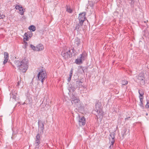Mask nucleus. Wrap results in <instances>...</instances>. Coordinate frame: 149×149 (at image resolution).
Here are the masks:
<instances>
[{"label":"nucleus","mask_w":149,"mask_h":149,"mask_svg":"<svg viewBox=\"0 0 149 149\" xmlns=\"http://www.w3.org/2000/svg\"><path fill=\"white\" fill-rule=\"evenodd\" d=\"M15 8L16 10H19V13L20 14L22 15L24 14L25 10L21 6L17 5L15 7Z\"/></svg>","instance_id":"nucleus-7"},{"label":"nucleus","mask_w":149,"mask_h":149,"mask_svg":"<svg viewBox=\"0 0 149 149\" xmlns=\"http://www.w3.org/2000/svg\"><path fill=\"white\" fill-rule=\"evenodd\" d=\"M24 40H28L29 38L31 37L32 36V33L31 32H27L24 34Z\"/></svg>","instance_id":"nucleus-10"},{"label":"nucleus","mask_w":149,"mask_h":149,"mask_svg":"<svg viewBox=\"0 0 149 149\" xmlns=\"http://www.w3.org/2000/svg\"><path fill=\"white\" fill-rule=\"evenodd\" d=\"M36 140H40V136L39 134H37L36 136Z\"/></svg>","instance_id":"nucleus-25"},{"label":"nucleus","mask_w":149,"mask_h":149,"mask_svg":"<svg viewBox=\"0 0 149 149\" xmlns=\"http://www.w3.org/2000/svg\"><path fill=\"white\" fill-rule=\"evenodd\" d=\"M71 102L72 104L74 105V107H76V109H79L81 108L82 105L79 99L74 97L72 98Z\"/></svg>","instance_id":"nucleus-3"},{"label":"nucleus","mask_w":149,"mask_h":149,"mask_svg":"<svg viewBox=\"0 0 149 149\" xmlns=\"http://www.w3.org/2000/svg\"><path fill=\"white\" fill-rule=\"evenodd\" d=\"M95 111L98 113H100L101 112V109L100 104L99 103H97L95 105Z\"/></svg>","instance_id":"nucleus-11"},{"label":"nucleus","mask_w":149,"mask_h":149,"mask_svg":"<svg viewBox=\"0 0 149 149\" xmlns=\"http://www.w3.org/2000/svg\"><path fill=\"white\" fill-rule=\"evenodd\" d=\"M40 143V140H36L34 144L36 147H38Z\"/></svg>","instance_id":"nucleus-20"},{"label":"nucleus","mask_w":149,"mask_h":149,"mask_svg":"<svg viewBox=\"0 0 149 149\" xmlns=\"http://www.w3.org/2000/svg\"><path fill=\"white\" fill-rule=\"evenodd\" d=\"M5 17V15H1L0 13V19H3Z\"/></svg>","instance_id":"nucleus-26"},{"label":"nucleus","mask_w":149,"mask_h":149,"mask_svg":"<svg viewBox=\"0 0 149 149\" xmlns=\"http://www.w3.org/2000/svg\"><path fill=\"white\" fill-rule=\"evenodd\" d=\"M127 81L126 80H123L122 81V85H125L127 84Z\"/></svg>","instance_id":"nucleus-24"},{"label":"nucleus","mask_w":149,"mask_h":149,"mask_svg":"<svg viewBox=\"0 0 149 149\" xmlns=\"http://www.w3.org/2000/svg\"><path fill=\"white\" fill-rule=\"evenodd\" d=\"M73 70V69L72 68L71 69V71L70 72V74H69V77L68 78V82H69L71 80V78L72 77V75Z\"/></svg>","instance_id":"nucleus-16"},{"label":"nucleus","mask_w":149,"mask_h":149,"mask_svg":"<svg viewBox=\"0 0 149 149\" xmlns=\"http://www.w3.org/2000/svg\"><path fill=\"white\" fill-rule=\"evenodd\" d=\"M29 62L28 59L24 58L22 61L17 60L15 61L14 67L18 68L20 72H25L28 68Z\"/></svg>","instance_id":"nucleus-1"},{"label":"nucleus","mask_w":149,"mask_h":149,"mask_svg":"<svg viewBox=\"0 0 149 149\" xmlns=\"http://www.w3.org/2000/svg\"><path fill=\"white\" fill-rule=\"evenodd\" d=\"M19 82H18V83H17V85H19Z\"/></svg>","instance_id":"nucleus-30"},{"label":"nucleus","mask_w":149,"mask_h":149,"mask_svg":"<svg viewBox=\"0 0 149 149\" xmlns=\"http://www.w3.org/2000/svg\"><path fill=\"white\" fill-rule=\"evenodd\" d=\"M44 49L43 45L42 44H39L37 45V49L36 51H40L43 50Z\"/></svg>","instance_id":"nucleus-12"},{"label":"nucleus","mask_w":149,"mask_h":149,"mask_svg":"<svg viewBox=\"0 0 149 149\" xmlns=\"http://www.w3.org/2000/svg\"><path fill=\"white\" fill-rule=\"evenodd\" d=\"M139 98L140 100V106L142 107H143V95H144V93L143 91L141 90H139Z\"/></svg>","instance_id":"nucleus-8"},{"label":"nucleus","mask_w":149,"mask_h":149,"mask_svg":"<svg viewBox=\"0 0 149 149\" xmlns=\"http://www.w3.org/2000/svg\"><path fill=\"white\" fill-rule=\"evenodd\" d=\"M146 108L149 109V102H147V104L146 105Z\"/></svg>","instance_id":"nucleus-27"},{"label":"nucleus","mask_w":149,"mask_h":149,"mask_svg":"<svg viewBox=\"0 0 149 149\" xmlns=\"http://www.w3.org/2000/svg\"><path fill=\"white\" fill-rule=\"evenodd\" d=\"M4 60L3 61V64H4L6 63L8 59L9 56L7 52H4Z\"/></svg>","instance_id":"nucleus-14"},{"label":"nucleus","mask_w":149,"mask_h":149,"mask_svg":"<svg viewBox=\"0 0 149 149\" xmlns=\"http://www.w3.org/2000/svg\"><path fill=\"white\" fill-rule=\"evenodd\" d=\"M77 84H79L80 85H82V83L80 81H77Z\"/></svg>","instance_id":"nucleus-28"},{"label":"nucleus","mask_w":149,"mask_h":149,"mask_svg":"<svg viewBox=\"0 0 149 149\" xmlns=\"http://www.w3.org/2000/svg\"><path fill=\"white\" fill-rule=\"evenodd\" d=\"M67 11L69 13H72V10L71 9L70 7H67Z\"/></svg>","instance_id":"nucleus-22"},{"label":"nucleus","mask_w":149,"mask_h":149,"mask_svg":"<svg viewBox=\"0 0 149 149\" xmlns=\"http://www.w3.org/2000/svg\"><path fill=\"white\" fill-rule=\"evenodd\" d=\"M29 29L30 31H34L36 30V27L33 25H31L29 27Z\"/></svg>","instance_id":"nucleus-19"},{"label":"nucleus","mask_w":149,"mask_h":149,"mask_svg":"<svg viewBox=\"0 0 149 149\" xmlns=\"http://www.w3.org/2000/svg\"><path fill=\"white\" fill-rule=\"evenodd\" d=\"M61 55L65 59H67L71 57L72 55V53L71 50L69 49H67L62 52Z\"/></svg>","instance_id":"nucleus-4"},{"label":"nucleus","mask_w":149,"mask_h":149,"mask_svg":"<svg viewBox=\"0 0 149 149\" xmlns=\"http://www.w3.org/2000/svg\"><path fill=\"white\" fill-rule=\"evenodd\" d=\"M39 129L40 130L42 133H43V130L44 129V124L43 123H38Z\"/></svg>","instance_id":"nucleus-15"},{"label":"nucleus","mask_w":149,"mask_h":149,"mask_svg":"<svg viewBox=\"0 0 149 149\" xmlns=\"http://www.w3.org/2000/svg\"><path fill=\"white\" fill-rule=\"evenodd\" d=\"M46 77V73L45 71L43 70H42L38 73V79L40 81H41L42 83L41 86L40 88L43 87L42 84L44 80Z\"/></svg>","instance_id":"nucleus-2"},{"label":"nucleus","mask_w":149,"mask_h":149,"mask_svg":"<svg viewBox=\"0 0 149 149\" xmlns=\"http://www.w3.org/2000/svg\"><path fill=\"white\" fill-rule=\"evenodd\" d=\"M86 14L85 12H84L80 14L79 15L78 18L79 21V23L81 26L83 25V22L86 19V17H85Z\"/></svg>","instance_id":"nucleus-6"},{"label":"nucleus","mask_w":149,"mask_h":149,"mask_svg":"<svg viewBox=\"0 0 149 149\" xmlns=\"http://www.w3.org/2000/svg\"><path fill=\"white\" fill-rule=\"evenodd\" d=\"M31 49L33 50L36 51V50L37 49V46L35 47L33 45H31Z\"/></svg>","instance_id":"nucleus-21"},{"label":"nucleus","mask_w":149,"mask_h":149,"mask_svg":"<svg viewBox=\"0 0 149 149\" xmlns=\"http://www.w3.org/2000/svg\"><path fill=\"white\" fill-rule=\"evenodd\" d=\"M142 75H143V74H142L141 77L143 76Z\"/></svg>","instance_id":"nucleus-31"},{"label":"nucleus","mask_w":149,"mask_h":149,"mask_svg":"<svg viewBox=\"0 0 149 149\" xmlns=\"http://www.w3.org/2000/svg\"><path fill=\"white\" fill-rule=\"evenodd\" d=\"M79 122V125H84L85 123V118L84 117H82L80 118Z\"/></svg>","instance_id":"nucleus-13"},{"label":"nucleus","mask_w":149,"mask_h":149,"mask_svg":"<svg viewBox=\"0 0 149 149\" xmlns=\"http://www.w3.org/2000/svg\"><path fill=\"white\" fill-rule=\"evenodd\" d=\"M110 142L111 143V145L110 146L109 148H111L113 146V145L114 142V136L113 134H111L110 135V136L109 137Z\"/></svg>","instance_id":"nucleus-9"},{"label":"nucleus","mask_w":149,"mask_h":149,"mask_svg":"<svg viewBox=\"0 0 149 149\" xmlns=\"http://www.w3.org/2000/svg\"><path fill=\"white\" fill-rule=\"evenodd\" d=\"M80 40L77 38H76L75 40L74 43L75 45L78 46L80 44Z\"/></svg>","instance_id":"nucleus-18"},{"label":"nucleus","mask_w":149,"mask_h":149,"mask_svg":"<svg viewBox=\"0 0 149 149\" xmlns=\"http://www.w3.org/2000/svg\"><path fill=\"white\" fill-rule=\"evenodd\" d=\"M79 24H76L75 27V29L77 30L79 29L80 26H82L80 23Z\"/></svg>","instance_id":"nucleus-23"},{"label":"nucleus","mask_w":149,"mask_h":149,"mask_svg":"<svg viewBox=\"0 0 149 149\" xmlns=\"http://www.w3.org/2000/svg\"><path fill=\"white\" fill-rule=\"evenodd\" d=\"M130 118V117H127V118H125V120H128Z\"/></svg>","instance_id":"nucleus-29"},{"label":"nucleus","mask_w":149,"mask_h":149,"mask_svg":"<svg viewBox=\"0 0 149 149\" xmlns=\"http://www.w3.org/2000/svg\"><path fill=\"white\" fill-rule=\"evenodd\" d=\"M137 77L139 80H140L141 81L142 83H144V78L143 76L141 77V76H137Z\"/></svg>","instance_id":"nucleus-17"},{"label":"nucleus","mask_w":149,"mask_h":149,"mask_svg":"<svg viewBox=\"0 0 149 149\" xmlns=\"http://www.w3.org/2000/svg\"><path fill=\"white\" fill-rule=\"evenodd\" d=\"M86 57L84 54H82L80 55L79 58L76 59L75 61V63L78 64H80L82 63V61L84 60Z\"/></svg>","instance_id":"nucleus-5"}]
</instances>
